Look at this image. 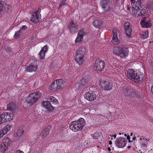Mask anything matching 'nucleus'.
<instances>
[{
    "instance_id": "nucleus-1",
    "label": "nucleus",
    "mask_w": 153,
    "mask_h": 153,
    "mask_svg": "<svg viewBox=\"0 0 153 153\" xmlns=\"http://www.w3.org/2000/svg\"><path fill=\"white\" fill-rule=\"evenodd\" d=\"M141 0H138L131 3L132 7L136 10V12L134 13V16L136 17H141L143 19L146 18L145 14L147 12L145 9H141Z\"/></svg>"
},
{
    "instance_id": "nucleus-2",
    "label": "nucleus",
    "mask_w": 153,
    "mask_h": 153,
    "mask_svg": "<svg viewBox=\"0 0 153 153\" xmlns=\"http://www.w3.org/2000/svg\"><path fill=\"white\" fill-rule=\"evenodd\" d=\"M85 123L84 119L80 118L78 120L72 121L70 123V128L74 132L81 131L84 127Z\"/></svg>"
},
{
    "instance_id": "nucleus-3",
    "label": "nucleus",
    "mask_w": 153,
    "mask_h": 153,
    "mask_svg": "<svg viewBox=\"0 0 153 153\" xmlns=\"http://www.w3.org/2000/svg\"><path fill=\"white\" fill-rule=\"evenodd\" d=\"M127 76L130 80L135 82H141L143 78V75L138 72L137 70L131 69L127 71Z\"/></svg>"
},
{
    "instance_id": "nucleus-4",
    "label": "nucleus",
    "mask_w": 153,
    "mask_h": 153,
    "mask_svg": "<svg viewBox=\"0 0 153 153\" xmlns=\"http://www.w3.org/2000/svg\"><path fill=\"white\" fill-rule=\"evenodd\" d=\"M113 52L115 55L122 58H125L128 56L129 51L127 47L117 46L113 48Z\"/></svg>"
},
{
    "instance_id": "nucleus-5",
    "label": "nucleus",
    "mask_w": 153,
    "mask_h": 153,
    "mask_svg": "<svg viewBox=\"0 0 153 153\" xmlns=\"http://www.w3.org/2000/svg\"><path fill=\"white\" fill-rule=\"evenodd\" d=\"M50 102L55 105L58 103V100L56 99L51 96H48L47 97V101H43L42 102V105L45 108L49 111H51L53 109V108Z\"/></svg>"
},
{
    "instance_id": "nucleus-6",
    "label": "nucleus",
    "mask_w": 153,
    "mask_h": 153,
    "mask_svg": "<svg viewBox=\"0 0 153 153\" xmlns=\"http://www.w3.org/2000/svg\"><path fill=\"white\" fill-rule=\"evenodd\" d=\"M41 92L38 91L29 95L25 99V100L30 105L36 102L42 96Z\"/></svg>"
},
{
    "instance_id": "nucleus-7",
    "label": "nucleus",
    "mask_w": 153,
    "mask_h": 153,
    "mask_svg": "<svg viewBox=\"0 0 153 153\" xmlns=\"http://www.w3.org/2000/svg\"><path fill=\"white\" fill-rule=\"evenodd\" d=\"M85 52L82 49H79L76 51L75 56V60L79 65L82 64L84 62Z\"/></svg>"
},
{
    "instance_id": "nucleus-8",
    "label": "nucleus",
    "mask_w": 153,
    "mask_h": 153,
    "mask_svg": "<svg viewBox=\"0 0 153 153\" xmlns=\"http://www.w3.org/2000/svg\"><path fill=\"white\" fill-rule=\"evenodd\" d=\"M41 11L40 9L38 8L37 10L32 13L30 19V21L34 24H36L41 20V16L40 13Z\"/></svg>"
},
{
    "instance_id": "nucleus-9",
    "label": "nucleus",
    "mask_w": 153,
    "mask_h": 153,
    "mask_svg": "<svg viewBox=\"0 0 153 153\" xmlns=\"http://www.w3.org/2000/svg\"><path fill=\"white\" fill-rule=\"evenodd\" d=\"M13 114L8 112L2 113L0 116V124L11 120L13 118Z\"/></svg>"
},
{
    "instance_id": "nucleus-10",
    "label": "nucleus",
    "mask_w": 153,
    "mask_h": 153,
    "mask_svg": "<svg viewBox=\"0 0 153 153\" xmlns=\"http://www.w3.org/2000/svg\"><path fill=\"white\" fill-rule=\"evenodd\" d=\"M38 63L35 61H33L28 65L25 66V71L27 72H35L38 69Z\"/></svg>"
},
{
    "instance_id": "nucleus-11",
    "label": "nucleus",
    "mask_w": 153,
    "mask_h": 153,
    "mask_svg": "<svg viewBox=\"0 0 153 153\" xmlns=\"http://www.w3.org/2000/svg\"><path fill=\"white\" fill-rule=\"evenodd\" d=\"M99 4L105 13H107L111 11L110 0H101Z\"/></svg>"
},
{
    "instance_id": "nucleus-12",
    "label": "nucleus",
    "mask_w": 153,
    "mask_h": 153,
    "mask_svg": "<svg viewBox=\"0 0 153 153\" xmlns=\"http://www.w3.org/2000/svg\"><path fill=\"white\" fill-rule=\"evenodd\" d=\"M105 65V62L101 59H97L95 61L94 68L97 71H101L103 70Z\"/></svg>"
},
{
    "instance_id": "nucleus-13",
    "label": "nucleus",
    "mask_w": 153,
    "mask_h": 153,
    "mask_svg": "<svg viewBox=\"0 0 153 153\" xmlns=\"http://www.w3.org/2000/svg\"><path fill=\"white\" fill-rule=\"evenodd\" d=\"M127 140L123 137H120L117 138L115 142V144L116 147L119 148H122L126 145Z\"/></svg>"
},
{
    "instance_id": "nucleus-14",
    "label": "nucleus",
    "mask_w": 153,
    "mask_h": 153,
    "mask_svg": "<svg viewBox=\"0 0 153 153\" xmlns=\"http://www.w3.org/2000/svg\"><path fill=\"white\" fill-rule=\"evenodd\" d=\"M67 28L69 29L70 34H74L77 32L79 27L78 25L74 22L73 20H71L67 26Z\"/></svg>"
},
{
    "instance_id": "nucleus-15",
    "label": "nucleus",
    "mask_w": 153,
    "mask_h": 153,
    "mask_svg": "<svg viewBox=\"0 0 153 153\" xmlns=\"http://www.w3.org/2000/svg\"><path fill=\"white\" fill-rule=\"evenodd\" d=\"M112 37L111 41V43L114 45H117L120 42V40L119 39L118 32L116 29H114L112 30Z\"/></svg>"
},
{
    "instance_id": "nucleus-16",
    "label": "nucleus",
    "mask_w": 153,
    "mask_h": 153,
    "mask_svg": "<svg viewBox=\"0 0 153 153\" xmlns=\"http://www.w3.org/2000/svg\"><path fill=\"white\" fill-rule=\"evenodd\" d=\"M18 105L15 102H10L7 105V109L12 113H15L18 110Z\"/></svg>"
},
{
    "instance_id": "nucleus-17",
    "label": "nucleus",
    "mask_w": 153,
    "mask_h": 153,
    "mask_svg": "<svg viewBox=\"0 0 153 153\" xmlns=\"http://www.w3.org/2000/svg\"><path fill=\"white\" fill-rule=\"evenodd\" d=\"M85 34L86 33L83 31L82 30L79 31L75 41V43H77L83 41V37Z\"/></svg>"
},
{
    "instance_id": "nucleus-18",
    "label": "nucleus",
    "mask_w": 153,
    "mask_h": 153,
    "mask_svg": "<svg viewBox=\"0 0 153 153\" xmlns=\"http://www.w3.org/2000/svg\"><path fill=\"white\" fill-rule=\"evenodd\" d=\"M101 84L102 88L105 90H109L112 88V84L108 81H105L103 82Z\"/></svg>"
},
{
    "instance_id": "nucleus-19",
    "label": "nucleus",
    "mask_w": 153,
    "mask_h": 153,
    "mask_svg": "<svg viewBox=\"0 0 153 153\" xmlns=\"http://www.w3.org/2000/svg\"><path fill=\"white\" fill-rule=\"evenodd\" d=\"M24 133V130L22 128H19L15 130L14 133V136L16 139L19 140L22 137Z\"/></svg>"
},
{
    "instance_id": "nucleus-20",
    "label": "nucleus",
    "mask_w": 153,
    "mask_h": 153,
    "mask_svg": "<svg viewBox=\"0 0 153 153\" xmlns=\"http://www.w3.org/2000/svg\"><path fill=\"white\" fill-rule=\"evenodd\" d=\"M84 97L86 99L89 101H93L96 98V95L93 93L86 92L85 94Z\"/></svg>"
},
{
    "instance_id": "nucleus-21",
    "label": "nucleus",
    "mask_w": 153,
    "mask_h": 153,
    "mask_svg": "<svg viewBox=\"0 0 153 153\" xmlns=\"http://www.w3.org/2000/svg\"><path fill=\"white\" fill-rule=\"evenodd\" d=\"M124 27L126 35L128 37L130 36L131 33V29L130 24L128 22H126L124 24Z\"/></svg>"
},
{
    "instance_id": "nucleus-22",
    "label": "nucleus",
    "mask_w": 153,
    "mask_h": 153,
    "mask_svg": "<svg viewBox=\"0 0 153 153\" xmlns=\"http://www.w3.org/2000/svg\"><path fill=\"white\" fill-rule=\"evenodd\" d=\"M48 48L47 45L44 46L41 50L39 55L40 59H43L45 57V53L48 51Z\"/></svg>"
},
{
    "instance_id": "nucleus-23",
    "label": "nucleus",
    "mask_w": 153,
    "mask_h": 153,
    "mask_svg": "<svg viewBox=\"0 0 153 153\" xmlns=\"http://www.w3.org/2000/svg\"><path fill=\"white\" fill-rule=\"evenodd\" d=\"M10 7V5L7 4L4 1H0V9L7 11Z\"/></svg>"
},
{
    "instance_id": "nucleus-24",
    "label": "nucleus",
    "mask_w": 153,
    "mask_h": 153,
    "mask_svg": "<svg viewBox=\"0 0 153 153\" xmlns=\"http://www.w3.org/2000/svg\"><path fill=\"white\" fill-rule=\"evenodd\" d=\"M139 18L143 19V20H141L140 22V24L142 27L148 28L149 27L151 26V24L150 21H148L146 22L144 20L145 19L146 17L144 19L141 17Z\"/></svg>"
},
{
    "instance_id": "nucleus-25",
    "label": "nucleus",
    "mask_w": 153,
    "mask_h": 153,
    "mask_svg": "<svg viewBox=\"0 0 153 153\" xmlns=\"http://www.w3.org/2000/svg\"><path fill=\"white\" fill-rule=\"evenodd\" d=\"M55 81L57 84L59 89L62 88L65 85V82L62 79H57Z\"/></svg>"
},
{
    "instance_id": "nucleus-26",
    "label": "nucleus",
    "mask_w": 153,
    "mask_h": 153,
    "mask_svg": "<svg viewBox=\"0 0 153 153\" xmlns=\"http://www.w3.org/2000/svg\"><path fill=\"white\" fill-rule=\"evenodd\" d=\"M87 82L88 79H87L83 78L79 82L80 88H82L85 87L87 85Z\"/></svg>"
},
{
    "instance_id": "nucleus-27",
    "label": "nucleus",
    "mask_w": 153,
    "mask_h": 153,
    "mask_svg": "<svg viewBox=\"0 0 153 153\" xmlns=\"http://www.w3.org/2000/svg\"><path fill=\"white\" fill-rule=\"evenodd\" d=\"M50 131V129L48 128H44L41 132L42 137L43 138L47 136L49 134Z\"/></svg>"
},
{
    "instance_id": "nucleus-28",
    "label": "nucleus",
    "mask_w": 153,
    "mask_h": 153,
    "mask_svg": "<svg viewBox=\"0 0 153 153\" xmlns=\"http://www.w3.org/2000/svg\"><path fill=\"white\" fill-rule=\"evenodd\" d=\"M102 24V21L98 19L95 20L93 22V25L95 27L99 28Z\"/></svg>"
},
{
    "instance_id": "nucleus-29",
    "label": "nucleus",
    "mask_w": 153,
    "mask_h": 153,
    "mask_svg": "<svg viewBox=\"0 0 153 153\" xmlns=\"http://www.w3.org/2000/svg\"><path fill=\"white\" fill-rule=\"evenodd\" d=\"M11 140L8 137H6L4 138L3 140V142L1 143L3 144L4 145H5L8 148V146L10 145Z\"/></svg>"
},
{
    "instance_id": "nucleus-30",
    "label": "nucleus",
    "mask_w": 153,
    "mask_h": 153,
    "mask_svg": "<svg viewBox=\"0 0 153 153\" xmlns=\"http://www.w3.org/2000/svg\"><path fill=\"white\" fill-rule=\"evenodd\" d=\"M13 127V126L12 124H8L6 125L4 128H2L4 131L6 132V134L7 132L9 131L11 128Z\"/></svg>"
},
{
    "instance_id": "nucleus-31",
    "label": "nucleus",
    "mask_w": 153,
    "mask_h": 153,
    "mask_svg": "<svg viewBox=\"0 0 153 153\" xmlns=\"http://www.w3.org/2000/svg\"><path fill=\"white\" fill-rule=\"evenodd\" d=\"M7 147L3 144H0V153H4L7 149Z\"/></svg>"
},
{
    "instance_id": "nucleus-32",
    "label": "nucleus",
    "mask_w": 153,
    "mask_h": 153,
    "mask_svg": "<svg viewBox=\"0 0 153 153\" xmlns=\"http://www.w3.org/2000/svg\"><path fill=\"white\" fill-rule=\"evenodd\" d=\"M27 28L26 25H23L19 31L23 35L26 32V30Z\"/></svg>"
},
{
    "instance_id": "nucleus-33",
    "label": "nucleus",
    "mask_w": 153,
    "mask_h": 153,
    "mask_svg": "<svg viewBox=\"0 0 153 153\" xmlns=\"http://www.w3.org/2000/svg\"><path fill=\"white\" fill-rule=\"evenodd\" d=\"M149 32L148 31H145L143 32L141 37V38L144 39H146L149 36Z\"/></svg>"
},
{
    "instance_id": "nucleus-34",
    "label": "nucleus",
    "mask_w": 153,
    "mask_h": 153,
    "mask_svg": "<svg viewBox=\"0 0 153 153\" xmlns=\"http://www.w3.org/2000/svg\"><path fill=\"white\" fill-rule=\"evenodd\" d=\"M22 35H23L19 30L16 32L14 35L13 37L15 39H17L20 37Z\"/></svg>"
},
{
    "instance_id": "nucleus-35",
    "label": "nucleus",
    "mask_w": 153,
    "mask_h": 153,
    "mask_svg": "<svg viewBox=\"0 0 153 153\" xmlns=\"http://www.w3.org/2000/svg\"><path fill=\"white\" fill-rule=\"evenodd\" d=\"M147 8L150 12H153V3L151 2L147 5Z\"/></svg>"
},
{
    "instance_id": "nucleus-36",
    "label": "nucleus",
    "mask_w": 153,
    "mask_h": 153,
    "mask_svg": "<svg viewBox=\"0 0 153 153\" xmlns=\"http://www.w3.org/2000/svg\"><path fill=\"white\" fill-rule=\"evenodd\" d=\"M51 88L53 91H55L57 89H59L57 84H56L55 81L53 82L51 85Z\"/></svg>"
},
{
    "instance_id": "nucleus-37",
    "label": "nucleus",
    "mask_w": 153,
    "mask_h": 153,
    "mask_svg": "<svg viewBox=\"0 0 153 153\" xmlns=\"http://www.w3.org/2000/svg\"><path fill=\"white\" fill-rule=\"evenodd\" d=\"M133 93L130 95V96H132L134 98L136 97L137 98L140 97V95L138 94L137 92V93L135 91H132Z\"/></svg>"
},
{
    "instance_id": "nucleus-38",
    "label": "nucleus",
    "mask_w": 153,
    "mask_h": 153,
    "mask_svg": "<svg viewBox=\"0 0 153 153\" xmlns=\"http://www.w3.org/2000/svg\"><path fill=\"white\" fill-rule=\"evenodd\" d=\"M100 137V135L98 132L94 133L92 138L94 139H97Z\"/></svg>"
},
{
    "instance_id": "nucleus-39",
    "label": "nucleus",
    "mask_w": 153,
    "mask_h": 153,
    "mask_svg": "<svg viewBox=\"0 0 153 153\" xmlns=\"http://www.w3.org/2000/svg\"><path fill=\"white\" fill-rule=\"evenodd\" d=\"M149 141V139H146L144 140V142H143L141 143V145L143 147H146L147 145V142Z\"/></svg>"
},
{
    "instance_id": "nucleus-40",
    "label": "nucleus",
    "mask_w": 153,
    "mask_h": 153,
    "mask_svg": "<svg viewBox=\"0 0 153 153\" xmlns=\"http://www.w3.org/2000/svg\"><path fill=\"white\" fill-rule=\"evenodd\" d=\"M6 134V132L4 131L2 129L0 130V138Z\"/></svg>"
},
{
    "instance_id": "nucleus-41",
    "label": "nucleus",
    "mask_w": 153,
    "mask_h": 153,
    "mask_svg": "<svg viewBox=\"0 0 153 153\" xmlns=\"http://www.w3.org/2000/svg\"><path fill=\"white\" fill-rule=\"evenodd\" d=\"M119 0H114L113 3L114 5L116 7H118L120 5V4L118 2Z\"/></svg>"
},
{
    "instance_id": "nucleus-42",
    "label": "nucleus",
    "mask_w": 153,
    "mask_h": 153,
    "mask_svg": "<svg viewBox=\"0 0 153 153\" xmlns=\"http://www.w3.org/2000/svg\"><path fill=\"white\" fill-rule=\"evenodd\" d=\"M65 0H62L59 5V7H61L62 5L65 4Z\"/></svg>"
},
{
    "instance_id": "nucleus-43",
    "label": "nucleus",
    "mask_w": 153,
    "mask_h": 153,
    "mask_svg": "<svg viewBox=\"0 0 153 153\" xmlns=\"http://www.w3.org/2000/svg\"><path fill=\"white\" fill-rule=\"evenodd\" d=\"M4 12V10L0 9V18L2 16Z\"/></svg>"
},
{
    "instance_id": "nucleus-44",
    "label": "nucleus",
    "mask_w": 153,
    "mask_h": 153,
    "mask_svg": "<svg viewBox=\"0 0 153 153\" xmlns=\"http://www.w3.org/2000/svg\"><path fill=\"white\" fill-rule=\"evenodd\" d=\"M110 136L111 137H112V138L111 139V140H113V138H112V137H114V139H115L116 137V135L115 134H114V135H113V134L110 135Z\"/></svg>"
},
{
    "instance_id": "nucleus-45",
    "label": "nucleus",
    "mask_w": 153,
    "mask_h": 153,
    "mask_svg": "<svg viewBox=\"0 0 153 153\" xmlns=\"http://www.w3.org/2000/svg\"><path fill=\"white\" fill-rule=\"evenodd\" d=\"M15 153H24V152L19 150L16 151Z\"/></svg>"
},
{
    "instance_id": "nucleus-46",
    "label": "nucleus",
    "mask_w": 153,
    "mask_h": 153,
    "mask_svg": "<svg viewBox=\"0 0 153 153\" xmlns=\"http://www.w3.org/2000/svg\"><path fill=\"white\" fill-rule=\"evenodd\" d=\"M151 91L152 94H153V84L152 85L151 87Z\"/></svg>"
},
{
    "instance_id": "nucleus-47",
    "label": "nucleus",
    "mask_w": 153,
    "mask_h": 153,
    "mask_svg": "<svg viewBox=\"0 0 153 153\" xmlns=\"http://www.w3.org/2000/svg\"><path fill=\"white\" fill-rule=\"evenodd\" d=\"M127 139L128 140L130 139V137L129 135H128L127 136Z\"/></svg>"
},
{
    "instance_id": "nucleus-48",
    "label": "nucleus",
    "mask_w": 153,
    "mask_h": 153,
    "mask_svg": "<svg viewBox=\"0 0 153 153\" xmlns=\"http://www.w3.org/2000/svg\"><path fill=\"white\" fill-rule=\"evenodd\" d=\"M109 144L110 145H111L112 144V142L111 140H110L109 141Z\"/></svg>"
},
{
    "instance_id": "nucleus-49",
    "label": "nucleus",
    "mask_w": 153,
    "mask_h": 153,
    "mask_svg": "<svg viewBox=\"0 0 153 153\" xmlns=\"http://www.w3.org/2000/svg\"><path fill=\"white\" fill-rule=\"evenodd\" d=\"M107 149L108 150L109 152H110L111 151V149L110 147H108Z\"/></svg>"
},
{
    "instance_id": "nucleus-50",
    "label": "nucleus",
    "mask_w": 153,
    "mask_h": 153,
    "mask_svg": "<svg viewBox=\"0 0 153 153\" xmlns=\"http://www.w3.org/2000/svg\"><path fill=\"white\" fill-rule=\"evenodd\" d=\"M131 148V146H128L127 147V148L128 149H129Z\"/></svg>"
},
{
    "instance_id": "nucleus-51",
    "label": "nucleus",
    "mask_w": 153,
    "mask_h": 153,
    "mask_svg": "<svg viewBox=\"0 0 153 153\" xmlns=\"http://www.w3.org/2000/svg\"><path fill=\"white\" fill-rule=\"evenodd\" d=\"M142 137V140H144L146 139V138L145 137Z\"/></svg>"
},
{
    "instance_id": "nucleus-52",
    "label": "nucleus",
    "mask_w": 153,
    "mask_h": 153,
    "mask_svg": "<svg viewBox=\"0 0 153 153\" xmlns=\"http://www.w3.org/2000/svg\"><path fill=\"white\" fill-rule=\"evenodd\" d=\"M135 137H132L133 140H135Z\"/></svg>"
},
{
    "instance_id": "nucleus-53",
    "label": "nucleus",
    "mask_w": 153,
    "mask_h": 153,
    "mask_svg": "<svg viewBox=\"0 0 153 153\" xmlns=\"http://www.w3.org/2000/svg\"><path fill=\"white\" fill-rule=\"evenodd\" d=\"M128 142H129V143H130V142H131V140H130V139H129V140H128ZM131 142H133V141H131Z\"/></svg>"
},
{
    "instance_id": "nucleus-54",
    "label": "nucleus",
    "mask_w": 153,
    "mask_h": 153,
    "mask_svg": "<svg viewBox=\"0 0 153 153\" xmlns=\"http://www.w3.org/2000/svg\"><path fill=\"white\" fill-rule=\"evenodd\" d=\"M125 95H126V96H128H128H129V95H130L129 94H128V93H127V94H126L125 93Z\"/></svg>"
},
{
    "instance_id": "nucleus-55",
    "label": "nucleus",
    "mask_w": 153,
    "mask_h": 153,
    "mask_svg": "<svg viewBox=\"0 0 153 153\" xmlns=\"http://www.w3.org/2000/svg\"><path fill=\"white\" fill-rule=\"evenodd\" d=\"M132 135H133L132 133H131V134H130V135L131 136H132Z\"/></svg>"
},
{
    "instance_id": "nucleus-56",
    "label": "nucleus",
    "mask_w": 153,
    "mask_h": 153,
    "mask_svg": "<svg viewBox=\"0 0 153 153\" xmlns=\"http://www.w3.org/2000/svg\"><path fill=\"white\" fill-rule=\"evenodd\" d=\"M140 140H142V137H141V138H140Z\"/></svg>"
},
{
    "instance_id": "nucleus-57",
    "label": "nucleus",
    "mask_w": 153,
    "mask_h": 153,
    "mask_svg": "<svg viewBox=\"0 0 153 153\" xmlns=\"http://www.w3.org/2000/svg\"><path fill=\"white\" fill-rule=\"evenodd\" d=\"M124 136H127V135H126V134H124Z\"/></svg>"
}]
</instances>
